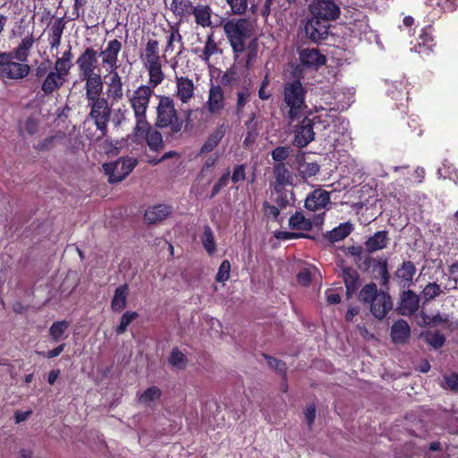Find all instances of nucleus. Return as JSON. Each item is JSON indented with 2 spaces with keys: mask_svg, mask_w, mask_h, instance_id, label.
Masks as SVG:
<instances>
[{
  "mask_svg": "<svg viewBox=\"0 0 458 458\" xmlns=\"http://www.w3.org/2000/svg\"><path fill=\"white\" fill-rule=\"evenodd\" d=\"M36 39L32 33L21 38L11 51H0V78L2 80L21 81L28 77L31 67L28 64Z\"/></svg>",
  "mask_w": 458,
  "mask_h": 458,
  "instance_id": "obj_1",
  "label": "nucleus"
},
{
  "mask_svg": "<svg viewBox=\"0 0 458 458\" xmlns=\"http://www.w3.org/2000/svg\"><path fill=\"white\" fill-rule=\"evenodd\" d=\"M158 103L156 107V122L157 128L161 130L168 129L165 133L167 141H173L179 139V135L184 127L186 130L191 122L192 114L191 109H187L185 113V121H183L175 108V103L171 96H157Z\"/></svg>",
  "mask_w": 458,
  "mask_h": 458,
  "instance_id": "obj_2",
  "label": "nucleus"
},
{
  "mask_svg": "<svg viewBox=\"0 0 458 458\" xmlns=\"http://www.w3.org/2000/svg\"><path fill=\"white\" fill-rule=\"evenodd\" d=\"M223 28L233 49L234 58L237 59L240 54L245 51L246 41L251 37L252 24L246 18H233L226 21Z\"/></svg>",
  "mask_w": 458,
  "mask_h": 458,
  "instance_id": "obj_3",
  "label": "nucleus"
},
{
  "mask_svg": "<svg viewBox=\"0 0 458 458\" xmlns=\"http://www.w3.org/2000/svg\"><path fill=\"white\" fill-rule=\"evenodd\" d=\"M306 95L307 89L299 79L284 83V104L288 108L287 116L290 121L296 120L301 113L307 108Z\"/></svg>",
  "mask_w": 458,
  "mask_h": 458,
  "instance_id": "obj_4",
  "label": "nucleus"
},
{
  "mask_svg": "<svg viewBox=\"0 0 458 458\" xmlns=\"http://www.w3.org/2000/svg\"><path fill=\"white\" fill-rule=\"evenodd\" d=\"M153 94L152 87L140 85L131 95H128L130 106L133 111L136 121L135 125H137V131L140 133L148 127L147 110Z\"/></svg>",
  "mask_w": 458,
  "mask_h": 458,
  "instance_id": "obj_5",
  "label": "nucleus"
},
{
  "mask_svg": "<svg viewBox=\"0 0 458 458\" xmlns=\"http://www.w3.org/2000/svg\"><path fill=\"white\" fill-rule=\"evenodd\" d=\"M87 106L89 108V118L93 121L96 128L101 132L102 136L107 133V126L111 118V106L105 98L89 100Z\"/></svg>",
  "mask_w": 458,
  "mask_h": 458,
  "instance_id": "obj_6",
  "label": "nucleus"
},
{
  "mask_svg": "<svg viewBox=\"0 0 458 458\" xmlns=\"http://www.w3.org/2000/svg\"><path fill=\"white\" fill-rule=\"evenodd\" d=\"M137 165L136 158L121 157L115 162L104 164L103 169L108 175V182L117 183L128 176Z\"/></svg>",
  "mask_w": 458,
  "mask_h": 458,
  "instance_id": "obj_7",
  "label": "nucleus"
},
{
  "mask_svg": "<svg viewBox=\"0 0 458 458\" xmlns=\"http://www.w3.org/2000/svg\"><path fill=\"white\" fill-rule=\"evenodd\" d=\"M341 0H314L310 5L311 15L328 22L335 21L341 14Z\"/></svg>",
  "mask_w": 458,
  "mask_h": 458,
  "instance_id": "obj_8",
  "label": "nucleus"
},
{
  "mask_svg": "<svg viewBox=\"0 0 458 458\" xmlns=\"http://www.w3.org/2000/svg\"><path fill=\"white\" fill-rule=\"evenodd\" d=\"M329 22L311 15L305 23L306 37L315 43L326 39L328 36Z\"/></svg>",
  "mask_w": 458,
  "mask_h": 458,
  "instance_id": "obj_9",
  "label": "nucleus"
},
{
  "mask_svg": "<svg viewBox=\"0 0 458 458\" xmlns=\"http://www.w3.org/2000/svg\"><path fill=\"white\" fill-rule=\"evenodd\" d=\"M146 140L150 150L159 151L164 148L163 136L157 130H151L150 124L148 122V127L141 132L137 131V125L133 129V141L140 143L142 140Z\"/></svg>",
  "mask_w": 458,
  "mask_h": 458,
  "instance_id": "obj_10",
  "label": "nucleus"
},
{
  "mask_svg": "<svg viewBox=\"0 0 458 458\" xmlns=\"http://www.w3.org/2000/svg\"><path fill=\"white\" fill-rule=\"evenodd\" d=\"M76 64L81 77L97 73L95 71L98 67V51L92 47H86L77 58Z\"/></svg>",
  "mask_w": 458,
  "mask_h": 458,
  "instance_id": "obj_11",
  "label": "nucleus"
},
{
  "mask_svg": "<svg viewBox=\"0 0 458 458\" xmlns=\"http://www.w3.org/2000/svg\"><path fill=\"white\" fill-rule=\"evenodd\" d=\"M175 97L182 105L189 104L195 98L196 87L188 76L175 74Z\"/></svg>",
  "mask_w": 458,
  "mask_h": 458,
  "instance_id": "obj_12",
  "label": "nucleus"
},
{
  "mask_svg": "<svg viewBox=\"0 0 458 458\" xmlns=\"http://www.w3.org/2000/svg\"><path fill=\"white\" fill-rule=\"evenodd\" d=\"M314 122L310 115L305 116L297 125L294 135V144L298 148H304L309 145L315 136Z\"/></svg>",
  "mask_w": 458,
  "mask_h": 458,
  "instance_id": "obj_13",
  "label": "nucleus"
},
{
  "mask_svg": "<svg viewBox=\"0 0 458 458\" xmlns=\"http://www.w3.org/2000/svg\"><path fill=\"white\" fill-rule=\"evenodd\" d=\"M42 79L40 89L44 97L52 96L53 93L58 91L67 81V76L55 68Z\"/></svg>",
  "mask_w": 458,
  "mask_h": 458,
  "instance_id": "obj_14",
  "label": "nucleus"
},
{
  "mask_svg": "<svg viewBox=\"0 0 458 458\" xmlns=\"http://www.w3.org/2000/svg\"><path fill=\"white\" fill-rule=\"evenodd\" d=\"M393 309V301L390 294L381 290L377 297L369 303L371 314L377 319L382 320Z\"/></svg>",
  "mask_w": 458,
  "mask_h": 458,
  "instance_id": "obj_15",
  "label": "nucleus"
},
{
  "mask_svg": "<svg viewBox=\"0 0 458 458\" xmlns=\"http://www.w3.org/2000/svg\"><path fill=\"white\" fill-rule=\"evenodd\" d=\"M122 47V42L117 38L109 40L106 48L100 53L103 65L107 66L110 70H117L118 55Z\"/></svg>",
  "mask_w": 458,
  "mask_h": 458,
  "instance_id": "obj_16",
  "label": "nucleus"
},
{
  "mask_svg": "<svg viewBox=\"0 0 458 458\" xmlns=\"http://www.w3.org/2000/svg\"><path fill=\"white\" fill-rule=\"evenodd\" d=\"M139 57L143 64L147 65L155 62L162 61L165 58V55H160L159 42L156 38H148L147 42L140 48Z\"/></svg>",
  "mask_w": 458,
  "mask_h": 458,
  "instance_id": "obj_17",
  "label": "nucleus"
},
{
  "mask_svg": "<svg viewBox=\"0 0 458 458\" xmlns=\"http://www.w3.org/2000/svg\"><path fill=\"white\" fill-rule=\"evenodd\" d=\"M328 204H330L329 192L321 188H318L307 195L304 207L308 210L318 211L326 208Z\"/></svg>",
  "mask_w": 458,
  "mask_h": 458,
  "instance_id": "obj_18",
  "label": "nucleus"
},
{
  "mask_svg": "<svg viewBox=\"0 0 458 458\" xmlns=\"http://www.w3.org/2000/svg\"><path fill=\"white\" fill-rule=\"evenodd\" d=\"M85 81V98L87 101L102 98L104 83L99 72L81 77Z\"/></svg>",
  "mask_w": 458,
  "mask_h": 458,
  "instance_id": "obj_19",
  "label": "nucleus"
},
{
  "mask_svg": "<svg viewBox=\"0 0 458 458\" xmlns=\"http://www.w3.org/2000/svg\"><path fill=\"white\" fill-rule=\"evenodd\" d=\"M271 193L270 199L276 205L280 207L281 209L286 208L288 206H293L295 202V194L293 191H289L285 187L270 186Z\"/></svg>",
  "mask_w": 458,
  "mask_h": 458,
  "instance_id": "obj_20",
  "label": "nucleus"
},
{
  "mask_svg": "<svg viewBox=\"0 0 458 458\" xmlns=\"http://www.w3.org/2000/svg\"><path fill=\"white\" fill-rule=\"evenodd\" d=\"M207 106L211 114H218L225 108V93L221 85H211Z\"/></svg>",
  "mask_w": 458,
  "mask_h": 458,
  "instance_id": "obj_21",
  "label": "nucleus"
},
{
  "mask_svg": "<svg viewBox=\"0 0 458 458\" xmlns=\"http://www.w3.org/2000/svg\"><path fill=\"white\" fill-rule=\"evenodd\" d=\"M419 296L411 290L403 292L400 298L399 313L403 316L414 314L419 310Z\"/></svg>",
  "mask_w": 458,
  "mask_h": 458,
  "instance_id": "obj_22",
  "label": "nucleus"
},
{
  "mask_svg": "<svg viewBox=\"0 0 458 458\" xmlns=\"http://www.w3.org/2000/svg\"><path fill=\"white\" fill-rule=\"evenodd\" d=\"M390 238L388 231L382 230L376 232L369 236L365 242V247L368 253H374L386 249L389 243Z\"/></svg>",
  "mask_w": 458,
  "mask_h": 458,
  "instance_id": "obj_23",
  "label": "nucleus"
},
{
  "mask_svg": "<svg viewBox=\"0 0 458 458\" xmlns=\"http://www.w3.org/2000/svg\"><path fill=\"white\" fill-rule=\"evenodd\" d=\"M172 207L165 204H158L149 207L144 214V219L148 224H157L165 219L172 213Z\"/></svg>",
  "mask_w": 458,
  "mask_h": 458,
  "instance_id": "obj_24",
  "label": "nucleus"
},
{
  "mask_svg": "<svg viewBox=\"0 0 458 458\" xmlns=\"http://www.w3.org/2000/svg\"><path fill=\"white\" fill-rule=\"evenodd\" d=\"M274 181L270 186L285 187L286 185H293V174L286 167L285 164H275L273 166Z\"/></svg>",
  "mask_w": 458,
  "mask_h": 458,
  "instance_id": "obj_25",
  "label": "nucleus"
},
{
  "mask_svg": "<svg viewBox=\"0 0 458 458\" xmlns=\"http://www.w3.org/2000/svg\"><path fill=\"white\" fill-rule=\"evenodd\" d=\"M342 276L346 289V296L351 298L359 289L360 274L351 267H344L342 270Z\"/></svg>",
  "mask_w": 458,
  "mask_h": 458,
  "instance_id": "obj_26",
  "label": "nucleus"
},
{
  "mask_svg": "<svg viewBox=\"0 0 458 458\" xmlns=\"http://www.w3.org/2000/svg\"><path fill=\"white\" fill-rule=\"evenodd\" d=\"M371 273L374 275V278L380 280L379 284L382 287L388 288L390 274L388 272V261L385 256L376 259Z\"/></svg>",
  "mask_w": 458,
  "mask_h": 458,
  "instance_id": "obj_27",
  "label": "nucleus"
},
{
  "mask_svg": "<svg viewBox=\"0 0 458 458\" xmlns=\"http://www.w3.org/2000/svg\"><path fill=\"white\" fill-rule=\"evenodd\" d=\"M391 339L395 344H403L408 341L411 335V328L404 319L396 320L391 327Z\"/></svg>",
  "mask_w": 458,
  "mask_h": 458,
  "instance_id": "obj_28",
  "label": "nucleus"
},
{
  "mask_svg": "<svg viewBox=\"0 0 458 458\" xmlns=\"http://www.w3.org/2000/svg\"><path fill=\"white\" fill-rule=\"evenodd\" d=\"M107 95L113 102H119L123 98L122 78L116 70H110Z\"/></svg>",
  "mask_w": 458,
  "mask_h": 458,
  "instance_id": "obj_29",
  "label": "nucleus"
},
{
  "mask_svg": "<svg viewBox=\"0 0 458 458\" xmlns=\"http://www.w3.org/2000/svg\"><path fill=\"white\" fill-rule=\"evenodd\" d=\"M301 64L307 67L318 68L326 64L327 58L316 48L303 49L300 54Z\"/></svg>",
  "mask_w": 458,
  "mask_h": 458,
  "instance_id": "obj_30",
  "label": "nucleus"
},
{
  "mask_svg": "<svg viewBox=\"0 0 458 458\" xmlns=\"http://www.w3.org/2000/svg\"><path fill=\"white\" fill-rule=\"evenodd\" d=\"M226 132V126L225 123L218 125L211 133H209L208 139L202 145L199 154L210 153L213 151L220 143L222 139L225 137Z\"/></svg>",
  "mask_w": 458,
  "mask_h": 458,
  "instance_id": "obj_31",
  "label": "nucleus"
},
{
  "mask_svg": "<svg viewBox=\"0 0 458 458\" xmlns=\"http://www.w3.org/2000/svg\"><path fill=\"white\" fill-rule=\"evenodd\" d=\"M415 274L416 267L411 260L403 261L394 272L397 280L400 283H403V285L408 287L412 284Z\"/></svg>",
  "mask_w": 458,
  "mask_h": 458,
  "instance_id": "obj_32",
  "label": "nucleus"
},
{
  "mask_svg": "<svg viewBox=\"0 0 458 458\" xmlns=\"http://www.w3.org/2000/svg\"><path fill=\"white\" fill-rule=\"evenodd\" d=\"M420 42L414 46V49L420 55H428L433 51L435 46L432 35V27L427 26L421 30L420 34Z\"/></svg>",
  "mask_w": 458,
  "mask_h": 458,
  "instance_id": "obj_33",
  "label": "nucleus"
},
{
  "mask_svg": "<svg viewBox=\"0 0 458 458\" xmlns=\"http://www.w3.org/2000/svg\"><path fill=\"white\" fill-rule=\"evenodd\" d=\"M246 134L243 140V146L249 148L254 144L259 135V123L255 112L250 113L248 120L245 122Z\"/></svg>",
  "mask_w": 458,
  "mask_h": 458,
  "instance_id": "obj_34",
  "label": "nucleus"
},
{
  "mask_svg": "<svg viewBox=\"0 0 458 458\" xmlns=\"http://www.w3.org/2000/svg\"><path fill=\"white\" fill-rule=\"evenodd\" d=\"M143 66L148 71V84L147 86L152 87V89H155L165 80V73L162 70V61Z\"/></svg>",
  "mask_w": 458,
  "mask_h": 458,
  "instance_id": "obj_35",
  "label": "nucleus"
},
{
  "mask_svg": "<svg viewBox=\"0 0 458 458\" xmlns=\"http://www.w3.org/2000/svg\"><path fill=\"white\" fill-rule=\"evenodd\" d=\"M191 14L194 16L195 22L198 25L203 28H208L212 25V9L208 4H199L194 5Z\"/></svg>",
  "mask_w": 458,
  "mask_h": 458,
  "instance_id": "obj_36",
  "label": "nucleus"
},
{
  "mask_svg": "<svg viewBox=\"0 0 458 458\" xmlns=\"http://www.w3.org/2000/svg\"><path fill=\"white\" fill-rule=\"evenodd\" d=\"M129 294V286L127 284L119 285L115 290L111 300V309L113 311L121 312L127 304Z\"/></svg>",
  "mask_w": 458,
  "mask_h": 458,
  "instance_id": "obj_37",
  "label": "nucleus"
},
{
  "mask_svg": "<svg viewBox=\"0 0 458 458\" xmlns=\"http://www.w3.org/2000/svg\"><path fill=\"white\" fill-rule=\"evenodd\" d=\"M425 4L435 12L434 18L445 12H453L456 7V0H425Z\"/></svg>",
  "mask_w": 458,
  "mask_h": 458,
  "instance_id": "obj_38",
  "label": "nucleus"
},
{
  "mask_svg": "<svg viewBox=\"0 0 458 458\" xmlns=\"http://www.w3.org/2000/svg\"><path fill=\"white\" fill-rule=\"evenodd\" d=\"M289 227L292 230L307 232L312 229V222L301 211H296L289 218Z\"/></svg>",
  "mask_w": 458,
  "mask_h": 458,
  "instance_id": "obj_39",
  "label": "nucleus"
},
{
  "mask_svg": "<svg viewBox=\"0 0 458 458\" xmlns=\"http://www.w3.org/2000/svg\"><path fill=\"white\" fill-rule=\"evenodd\" d=\"M161 396L162 391L160 388L156 386H152L148 387L142 393H138L137 400L138 403L145 406H150L153 402L159 400Z\"/></svg>",
  "mask_w": 458,
  "mask_h": 458,
  "instance_id": "obj_40",
  "label": "nucleus"
},
{
  "mask_svg": "<svg viewBox=\"0 0 458 458\" xmlns=\"http://www.w3.org/2000/svg\"><path fill=\"white\" fill-rule=\"evenodd\" d=\"M352 225L349 222L340 224L337 227L327 232L326 237L331 242H336L346 238L352 231Z\"/></svg>",
  "mask_w": 458,
  "mask_h": 458,
  "instance_id": "obj_41",
  "label": "nucleus"
},
{
  "mask_svg": "<svg viewBox=\"0 0 458 458\" xmlns=\"http://www.w3.org/2000/svg\"><path fill=\"white\" fill-rule=\"evenodd\" d=\"M72 47H69V48L63 53L62 56L55 60L54 68L68 77L72 67Z\"/></svg>",
  "mask_w": 458,
  "mask_h": 458,
  "instance_id": "obj_42",
  "label": "nucleus"
},
{
  "mask_svg": "<svg viewBox=\"0 0 458 458\" xmlns=\"http://www.w3.org/2000/svg\"><path fill=\"white\" fill-rule=\"evenodd\" d=\"M380 291L375 283L370 282L361 287L358 294V300L363 304L369 305Z\"/></svg>",
  "mask_w": 458,
  "mask_h": 458,
  "instance_id": "obj_43",
  "label": "nucleus"
},
{
  "mask_svg": "<svg viewBox=\"0 0 458 458\" xmlns=\"http://www.w3.org/2000/svg\"><path fill=\"white\" fill-rule=\"evenodd\" d=\"M221 52L216 42L215 41L213 34H209L207 38L205 47L202 50V53L199 55V58L205 62L208 63L209 59L212 55Z\"/></svg>",
  "mask_w": 458,
  "mask_h": 458,
  "instance_id": "obj_44",
  "label": "nucleus"
},
{
  "mask_svg": "<svg viewBox=\"0 0 458 458\" xmlns=\"http://www.w3.org/2000/svg\"><path fill=\"white\" fill-rule=\"evenodd\" d=\"M70 323L67 320L54 322L49 327V335L53 342L57 343L63 338V335L69 328Z\"/></svg>",
  "mask_w": 458,
  "mask_h": 458,
  "instance_id": "obj_45",
  "label": "nucleus"
},
{
  "mask_svg": "<svg viewBox=\"0 0 458 458\" xmlns=\"http://www.w3.org/2000/svg\"><path fill=\"white\" fill-rule=\"evenodd\" d=\"M250 91L249 88L243 87L240 91L237 92V100L234 108L235 115L240 119L242 116L244 107L250 101Z\"/></svg>",
  "mask_w": 458,
  "mask_h": 458,
  "instance_id": "obj_46",
  "label": "nucleus"
},
{
  "mask_svg": "<svg viewBox=\"0 0 458 458\" xmlns=\"http://www.w3.org/2000/svg\"><path fill=\"white\" fill-rule=\"evenodd\" d=\"M319 165L316 162L311 163H300L298 167V173L300 177L306 181L309 178L315 176L319 172Z\"/></svg>",
  "mask_w": 458,
  "mask_h": 458,
  "instance_id": "obj_47",
  "label": "nucleus"
},
{
  "mask_svg": "<svg viewBox=\"0 0 458 458\" xmlns=\"http://www.w3.org/2000/svg\"><path fill=\"white\" fill-rule=\"evenodd\" d=\"M168 362L178 369H184L188 364V359L178 348H174L168 358Z\"/></svg>",
  "mask_w": 458,
  "mask_h": 458,
  "instance_id": "obj_48",
  "label": "nucleus"
},
{
  "mask_svg": "<svg viewBox=\"0 0 458 458\" xmlns=\"http://www.w3.org/2000/svg\"><path fill=\"white\" fill-rule=\"evenodd\" d=\"M220 81L222 86L233 88L239 85L240 75L235 68L231 67L223 73Z\"/></svg>",
  "mask_w": 458,
  "mask_h": 458,
  "instance_id": "obj_49",
  "label": "nucleus"
},
{
  "mask_svg": "<svg viewBox=\"0 0 458 458\" xmlns=\"http://www.w3.org/2000/svg\"><path fill=\"white\" fill-rule=\"evenodd\" d=\"M263 356L267 360L268 366L270 368L274 369L276 371H277L281 375L283 380L285 381L286 377H287L286 363L281 360H278V359L272 357L270 355H267V354H263Z\"/></svg>",
  "mask_w": 458,
  "mask_h": 458,
  "instance_id": "obj_50",
  "label": "nucleus"
},
{
  "mask_svg": "<svg viewBox=\"0 0 458 458\" xmlns=\"http://www.w3.org/2000/svg\"><path fill=\"white\" fill-rule=\"evenodd\" d=\"M202 244L209 255H212L216 251V242L214 239L213 231L208 225L204 227Z\"/></svg>",
  "mask_w": 458,
  "mask_h": 458,
  "instance_id": "obj_51",
  "label": "nucleus"
},
{
  "mask_svg": "<svg viewBox=\"0 0 458 458\" xmlns=\"http://www.w3.org/2000/svg\"><path fill=\"white\" fill-rule=\"evenodd\" d=\"M258 47L259 46L256 38L251 39L246 46L245 50H247V55L244 66L247 70L251 69L253 66L254 60L258 56Z\"/></svg>",
  "mask_w": 458,
  "mask_h": 458,
  "instance_id": "obj_52",
  "label": "nucleus"
},
{
  "mask_svg": "<svg viewBox=\"0 0 458 458\" xmlns=\"http://www.w3.org/2000/svg\"><path fill=\"white\" fill-rule=\"evenodd\" d=\"M179 24L180 23H176V24H173V25H169V29L168 30H165V29H163L164 32L165 33H169L170 36L172 37V39L180 45V49L176 55L177 57L181 56L182 52H183V49H184V47H183V41H182V36L180 32V27H179Z\"/></svg>",
  "mask_w": 458,
  "mask_h": 458,
  "instance_id": "obj_53",
  "label": "nucleus"
},
{
  "mask_svg": "<svg viewBox=\"0 0 458 458\" xmlns=\"http://www.w3.org/2000/svg\"><path fill=\"white\" fill-rule=\"evenodd\" d=\"M138 317L139 314L136 311L124 312L120 318L119 325L115 328V333L117 335L123 334L126 331L127 327Z\"/></svg>",
  "mask_w": 458,
  "mask_h": 458,
  "instance_id": "obj_54",
  "label": "nucleus"
},
{
  "mask_svg": "<svg viewBox=\"0 0 458 458\" xmlns=\"http://www.w3.org/2000/svg\"><path fill=\"white\" fill-rule=\"evenodd\" d=\"M292 148L289 146H279L271 151V157L275 164H285L284 161L289 157Z\"/></svg>",
  "mask_w": 458,
  "mask_h": 458,
  "instance_id": "obj_55",
  "label": "nucleus"
},
{
  "mask_svg": "<svg viewBox=\"0 0 458 458\" xmlns=\"http://www.w3.org/2000/svg\"><path fill=\"white\" fill-rule=\"evenodd\" d=\"M440 285L437 283H428L422 290L421 295L425 301H430L442 293Z\"/></svg>",
  "mask_w": 458,
  "mask_h": 458,
  "instance_id": "obj_56",
  "label": "nucleus"
},
{
  "mask_svg": "<svg viewBox=\"0 0 458 458\" xmlns=\"http://www.w3.org/2000/svg\"><path fill=\"white\" fill-rule=\"evenodd\" d=\"M263 212L265 216L267 219H271L273 221L280 222L283 220L282 217H280V207L277 205H272L267 201L263 202Z\"/></svg>",
  "mask_w": 458,
  "mask_h": 458,
  "instance_id": "obj_57",
  "label": "nucleus"
},
{
  "mask_svg": "<svg viewBox=\"0 0 458 458\" xmlns=\"http://www.w3.org/2000/svg\"><path fill=\"white\" fill-rule=\"evenodd\" d=\"M194 5L190 0H182L179 4V7L174 13V16L179 19V23L185 18L191 15Z\"/></svg>",
  "mask_w": 458,
  "mask_h": 458,
  "instance_id": "obj_58",
  "label": "nucleus"
},
{
  "mask_svg": "<svg viewBox=\"0 0 458 458\" xmlns=\"http://www.w3.org/2000/svg\"><path fill=\"white\" fill-rule=\"evenodd\" d=\"M311 121L314 122V128L319 131H324L329 127L332 117L327 114H312L310 115Z\"/></svg>",
  "mask_w": 458,
  "mask_h": 458,
  "instance_id": "obj_59",
  "label": "nucleus"
},
{
  "mask_svg": "<svg viewBox=\"0 0 458 458\" xmlns=\"http://www.w3.org/2000/svg\"><path fill=\"white\" fill-rule=\"evenodd\" d=\"M442 387L454 393H458V374L452 372L443 376Z\"/></svg>",
  "mask_w": 458,
  "mask_h": 458,
  "instance_id": "obj_60",
  "label": "nucleus"
},
{
  "mask_svg": "<svg viewBox=\"0 0 458 458\" xmlns=\"http://www.w3.org/2000/svg\"><path fill=\"white\" fill-rule=\"evenodd\" d=\"M230 180V170L229 168L221 175V177L217 180V182L214 184L210 194L208 195V199H213L216 196L220 191L227 186Z\"/></svg>",
  "mask_w": 458,
  "mask_h": 458,
  "instance_id": "obj_61",
  "label": "nucleus"
},
{
  "mask_svg": "<svg viewBox=\"0 0 458 458\" xmlns=\"http://www.w3.org/2000/svg\"><path fill=\"white\" fill-rule=\"evenodd\" d=\"M231 12L235 15H242L248 9V0H225Z\"/></svg>",
  "mask_w": 458,
  "mask_h": 458,
  "instance_id": "obj_62",
  "label": "nucleus"
},
{
  "mask_svg": "<svg viewBox=\"0 0 458 458\" xmlns=\"http://www.w3.org/2000/svg\"><path fill=\"white\" fill-rule=\"evenodd\" d=\"M427 343L435 349H439L445 343V336L440 332L429 333L426 336Z\"/></svg>",
  "mask_w": 458,
  "mask_h": 458,
  "instance_id": "obj_63",
  "label": "nucleus"
},
{
  "mask_svg": "<svg viewBox=\"0 0 458 458\" xmlns=\"http://www.w3.org/2000/svg\"><path fill=\"white\" fill-rule=\"evenodd\" d=\"M65 24L66 22L64 17L55 18L51 23L48 36H57L58 38L62 37L65 29Z\"/></svg>",
  "mask_w": 458,
  "mask_h": 458,
  "instance_id": "obj_64",
  "label": "nucleus"
}]
</instances>
